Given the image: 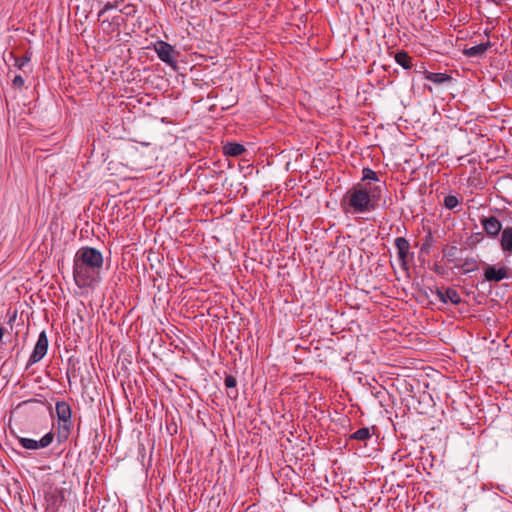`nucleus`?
Returning a JSON list of instances; mask_svg holds the SVG:
<instances>
[{"mask_svg": "<svg viewBox=\"0 0 512 512\" xmlns=\"http://www.w3.org/2000/svg\"><path fill=\"white\" fill-rule=\"evenodd\" d=\"M385 183H358L347 190L340 201L345 214H367L376 210L382 197Z\"/></svg>", "mask_w": 512, "mask_h": 512, "instance_id": "obj_1", "label": "nucleus"}, {"mask_svg": "<svg viewBox=\"0 0 512 512\" xmlns=\"http://www.w3.org/2000/svg\"><path fill=\"white\" fill-rule=\"evenodd\" d=\"M102 253L93 247L78 249L73 259V277L79 288L94 287L101 280Z\"/></svg>", "mask_w": 512, "mask_h": 512, "instance_id": "obj_2", "label": "nucleus"}, {"mask_svg": "<svg viewBox=\"0 0 512 512\" xmlns=\"http://www.w3.org/2000/svg\"><path fill=\"white\" fill-rule=\"evenodd\" d=\"M483 280L490 283H498L510 278L511 269L505 265H490L483 262Z\"/></svg>", "mask_w": 512, "mask_h": 512, "instance_id": "obj_3", "label": "nucleus"}, {"mask_svg": "<svg viewBox=\"0 0 512 512\" xmlns=\"http://www.w3.org/2000/svg\"><path fill=\"white\" fill-rule=\"evenodd\" d=\"M394 245L397 250V257L400 266L403 270L407 271L409 269L410 261L414 258V252L410 251V242L405 237H397L394 240Z\"/></svg>", "mask_w": 512, "mask_h": 512, "instance_id": "obj_4", "label": "nucleus"}, {"mask_svg": "<svg viewBox=\"0 0 512 512\" xmlns=\"http://www.w3.org/2000/svg\"><path fill=\"white\" fill-rule=\"evenodd\" d=\"M48 338H47V334L45 331H42L39 336H38V340L34 346V349L28 359V362H27V367L28 366H32L36 363H38L39 361H41L44 356L46 355L47 351H48Z\"/></svg>", "mask_w": 512, "mask_h": 512, "instance_id": "obj_5", "label": "nucleus"}, {"mask_svg": "<svg viewBox=\"0 0 512 512\" xmlns=\"http://www.w3.org/2000/svg\"><path fill=\"white\" fill-rule=\"evenodd\" d=\"M154 51L156 52L158 58L168 64V65H175V55L176 51L174 47L162 40H158L154 43Z\"/></svg>", "mask_w": 512, "mask_h": 512, "instance_id": "obj_6", "label": "nucleus"}, {"mask_svg": "<svg viewBox=\"0 0 512 512\" xmlns=\"http://www.w3.org/2000/svg\"><path fill=\"white\" fill-rule=\"evenodd\" d=\"M54 433H46L40 440H34L26 437H18V442L22 448L27 450H37L48 447L54 440Z\"/></svg>", "mask_w": 512, "mask_h": 512, "instance_id": "obj_7", "label": "nucleus"}, {"mask_svg": "<svg viewBox=\"0 0 512 512\" xmlns=\"http://www.w3.org/2000/svg\"><path fill=\"white\" fill-rule=\"evenodd\" d=\"M47 509L51 512H58L65 502L64 490L50 487L45 494Z\"/></svg>", "mask_w": 512, "mask_h": 512, "instance_id": "obj_8", "label": "nucleus"}, {"mask_svg": "<svg viewBox=\"0 0 512 512\" xmlns=\"http://www.w3.org/2000/svg\"><path fill=\"white\" fill-rule=\"evenodd\" d=\"M480 223L486 235L492 239L497 238L504 229L496 216H481Z\"/></svg>", "mask_w": 512, "mask_h": 512, "instance_id": "obj_9", "label": "nucleus"}, {"mask_svg": "<svg viewBox=\"0 0 512 512\" xmlns=\"http://www.w3.org/2000/svg\"><path fill=\"white\" fill-rule=\"evenodd\" d=\"M433 293L437 296L438 300L444 304L451 302L453 305H459L462 302L460 294L452 287H448L445 291L436 287Z\"/></svg>", "mask_w": 512, "mask_h": 512, "instance_id": "obj_10", "label": "nucleus"}, {"mask_svg": "<svg viewBox=\"0 0 512 512\" xmlns=\"http://www.w3.org/2000/svg\"><path fill=\"white\" fill-rule=\"evenodd\" d=\"M491 41L488 39L486 42L480 43L478 45L465 48L463 50V54L468 58H480L485 55L488 49L492 47Z\"/></svg>", "mask_w": 512, "mask_h": 512, "instance_id": "obj_11", "label": "nucleus"}, {"mask_svg": "<svg viewBox=\"0 0 512 512\" xmlns=\"http://www.w3.org/2000/svg\"><path fill=\"white\" fill-rule=\"evenodd\" d=\"M499 244L504 254H512V226H507L503 229L499 239Z\"/></svg>", "mask_w": 512, "mask_h": 512, "instance_id": "obj_12", "label": "nucleus"}, {"mask_svg": "<svg viewBox=\"0 0 512 512\" xmlns=\"http://www.w3.org/2000/svg\"><path fill=\"white\" fill-rule=\"evenodd\" d=\"M58 421L71 420L72 410L66 401H58L55 406Z\"/></svg>", "mask_w": 512, "mask_h": 512, "instance_id": "obj_13", "label": "nucleus"}, {"mask_svg": "<svg viewBox=\"0 0 512 512\" xmlns=\"http://www.w3.org/2000/svg\"><path fill=\"white\" fill-rule=\"evenodd\" d=\"M424 76H425V79H427L437 85H442V84L450 83L453 81V78L450 75H448L447 73H440V72L434 73V72L424 70Z\"/></svg>", "mask_w": 512, "mask_h": 512, "instance_id": "obj_14", "label": "nucleus"}, {"mask_svg": "<svg viewBox=\"0 0 512 512\" xmlns=\"http://www.w3.org/2000/svg\"><path fill=\"white\" fill-rule=\"evenodd\" d=\"M72 426V420L58 421L56 436L59 443L65 442L69 438Z\"/></svg>", "mask_w": 512, "mask_h": 512, "instance_id": "obj_15", "label": "nucleus"}, {"mask_svg": "<svg viewBox=\"0 0 512 512\" xmlns=\"http://www.w3.org/2000/svg\"><path fill=\"white\" fill-rule=\"evenodd\" d=\"M223 152L226 156L229 157H238L246 152V148L244 145L236 142H227L223 146Z\"/></svg>", "mask_w": 512, "mask_h": 512, "instance_id": "obj_16", "label": "nucleus"}, {"mask_svg": "<svg viewBox=\"0 0 512 512\" xmlns=\"http://www.w3.org/2000/svg\"><path fill=\"white\" fill-rule=\"evenodd\" d=\"M479 261L474 257H466L462 264H455L456 268L462 269L463 274H469L479 269Z\"/></svg>", "mask_w": 512, "mask_h": 512, "instance_id": "obj_17", "label": "nucleus"}, {"mask_svg": "<svg viewBox=\"0 0 512 512\" xmlns=\"http://www.w3.org/2000/svg\"><path fill=\"white\" fill-rule=\"evenodd\" d=\"M224 385L227 389H230V391L227 393L228 397L231 399H236L238 397V390H237V379L230 374H226L224 379Z\"/></svg>", "mask_w": 512, "mask_h": 512, "instance_id": "obj_18", "label": "nucleus"}, {"mask_svg": "<svg viewBox=\"0 0 512 512\" xmlns=\"http://www.w3.org/2000/svg\"><path fill=\"white\" fill-rule=\"evenodd\" d=\"M395 61L405 70H409L412 68L411 57L408 55L406 51L402 50L397 52L395 55Z\"/></svg>", "mask_w": 512, "mask_h": 512, "instance_id": "obj_19", "label": "nucleus"}, {"mask_svg": "<svg viewBox=\"0 0 512 512\" xmlns=\"http://www.w3.org/2000/svg\"><path fill=\"white\" fill-rule=\"evenodd\" d=\"M458 248L455 245H445L442 249V253L444 258L447 259L448 262L456 264L459 260L457 257Z\"/></svg>", "mask_w": 512, "mask_h": 512, "instance_id": "obj_20", "label": "nucleus"}, {"mask_svg": "<svg viewBox=\"0 0 512 512\" xmlns=\"http://www.w3.org/2000/svg\"><path fill=\"white\" fill-rule=\"evenodd\" d=\"M371 433L369 428L363 427L355 431L349 436V440H358V441H366L371 438Z\"/></svg>", "mask_w": 512, "mask_h": 512, "instance_id": "obj_21", "label": "nucleus"}, {"mask_svg": "<svg viewBox=\"0 0 512 512\" xmlns=\"http://www.w3.org/2000/svg\"><path fill=\"white\" fill-rule=\"evenodd\" d=\"M362 180L363 181L370 180V181H374V182H380L377 173L368 167L364 168L362 170Z\"/></svg>", "mask_w": 512, "mask_h": 512, "instance_id": "obj_22", "label": "nucleus"}, {"mask_svg": "<svg viewBox=\"0 0 512 512\" xmlns=\"http://www.w3.org/2000/svg\"><path fill=\"white\" fill-rule=\"evenodd\" d=\"M459 205V199L455 195H447L444 197L445 208L452 210Z\"/></svg>", "mask_w": 512, "mask_h": 512, "instance_id": "obj_23", "label": "nucleus"}, {"mask_svg": "<svg viewBox=\"0 0 512 512\" xmlns=\"http://www.w3.org/2000/svg\"><path fill=\"white\" fill-rule=\"evenodd\" d=\"M481 240V233H475L472 234L469 238H467L466 243L470 248H474Z\"/></svg>", "mask_w": 512, "mask_h": 512, "instance_id": "obj_24", "label": "nucleus"}, {"mask_svg": "<svg viewBox=\"0 0 512 512\" xmlns=\"http://www.w3.org/2000/svg\"><path fill=\"white\" fill-rule=\"evenodd\" d=\"M30 60V55L26 53L24 56L15 59V66L18 69H22L28 62H30Z\"/></svg>", "mask_w": 512, "mask_h": 512, "instance_id": "obj_25", "label": "nucleus"}, {"mask_svg": "<svg viewBox=\"0 0 512 512\" xmlns=\"http://www.w3.org/2000/svg\"><path fill=\"white\" fill-rule=\"evenodd\" d=\"M431 245H432V235H431V233H429L425 237V240L421 245V252L428 254L430 252Z\"/></svg>", "mask_w": 512, "mask_h": 512, "instance_id": "obj_26", "label": "nucleus"}, {"mask_svg": "<svg viewBox=\"0 0 512 512\" xmlns=\"http://www.w3.org/2000/svg\"><path fill=\"white\" fill-rule=\"evenodd\" d=\"M13 85L17 88H22L24 86V78L21 75H16L12 81Z\"/></svg>", "mask_w": 512, "mask_h": 512, "instance_id": "obj_27", "label": "nucleus"}, {"mask_svg": "<svg viewBox=\"0 0 512 512\" xmlns=\"http://www.w3.org/2000/svg\"><path fill=\"white\" fill-rule=\"evenodd\" d=\"M116 7H117L116 3H111V2H107V3H105V5L103 6L104 11H107V12H108L109 10H112V9L116 8Z\"/></svg>", "mask_w": 512, "mask_h": 512, "instance_id": "obj_28", "label": "nucleus"}, {"mask_svg": "<svg viewBox=\"0 0 512 512\" xmlns=\"http://www.w3.org/2000/svg\"><path fill=\"white\" fill-rule=\"evenodd\" d=\"M107 11H104V8H102L99 12H98V20L101 19V17L104 15V13H106Z\"/></svg>", "mask_w": 512, "mask_h": 512, "instance_id": "obj_29", "label": "nucleus"}, {"mask_svg": "<svg viewBox=\"0 0 512 512\" xmlns=\"http://www.w3.org/2000/svg\"><path fill=\"white\" fill-rule=\"evenodd\" d=\"M3 335H4V329H3V327L0 326V341L3 338Z\"/></svg>", "mask_w": 512, "mask_h": 512, "instance_id": "obj_30", "label": "nucleus"}, {"mask_svg": "<svg viewBox=\"0 0 512 512\" xmlns=\"http://www.w3.org/2000/svg\"><path fill=\"white\" fill-rule=\"evenodd\" d=\"M484 33L487 37H489L490 30L486 29Z\"/></svg>", "mask_w": 512, "mask_h": 512, "instance_id": "obj_31", "label": "nucleus"}, {"mask_svg": "<svg viewBox=\"0 0 512 512\" xmlns=\"http://www.w3.org/2000/svg\"><path fill=\"white\" fill-rule=\"evenodd\" d=\"M511 84H512V74H511Z\"/></svg>", "mask_w": 512, "mask_h": 512, "instance_id": "obj_32", "label": "nucleus"}]
</instances>
